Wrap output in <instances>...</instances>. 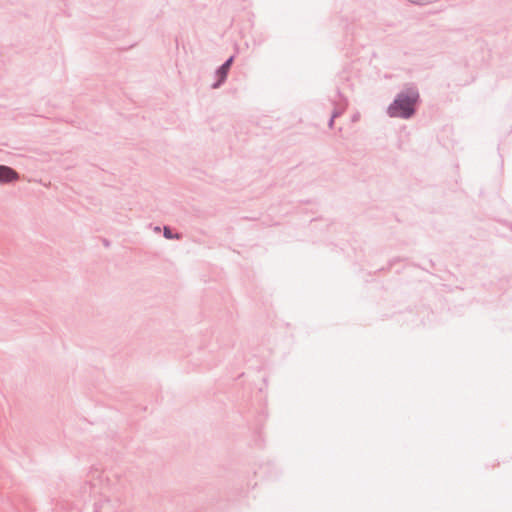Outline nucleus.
I'll return each mask as SVG.
<instances>
[{"mask_svg":"<svg viewBox=\"0 0 512 512\" xmlns=\"http://www.w3.org/2000/svg\"><path fill=\"white\" fill-rule=\"evenodd\" d=\"M420 94L415 86L406 87L396 94L393 102L388 106L387 114L392 118L410 119L417 110Z\"/></svg>","mask_w":512,"mask_h":512,"instance_id":"1","label":"nucleus"},{"mask_svg":"<svg viewBox=\"0 0 512 512\" xmlns=\"http://www.w3.org/2000/svg\"><path fill=\"white\" fill-rule=\"evenodd\" d=\"M234 61V56H230L225 62L220 65L216 70V76L218 80L212 84V88H219L227 79L228 72Z\"/></svg>","mask_w":512,"mask_h":512,"instance_id":"2","label":"nucleus"},{"mask_svg":"<svg viewBox=\"0 0 512 512\" xmlns=\"http://www.w3.org/2000/svg\"><path fill=\"white\" fill-rule=\"evenodd\" d=\"M18 173L11 167L6 165H0V182L11 183L18 180Z\"/></svg>","mask_w":512,"mask_h":512,"instance_id":"3","label":"nucleus"},{"mask_svg":"<svg viewBox=\"0 0 512 512\" xmlns=\"http://www.w3.org/2000/svg\"><path fill=\"white\" fill-rule=\"evenodd\" d=\"M336 95L337 97L339 98L338 100H333V104H334V109L332 111V116L333 117H339L341 116L346 107H347V100L346 98L342 95V93L340 92V90H337L336 91Z\"/></svg>","mask_w":512,"mask_h":512,"instance_id":"4","label":"nucleus"},{"mask_svg":"<svg viewBox=\"0 0 512 512\" xmlns=\"http://www.w3.org/2000/svg\"><path fill=\"white\" fill-rule=\"evenodd\" d=\"M163 235L166 239H179L180 236L178 234H174L170 227L164 226Z\"/></svg>","mask_w":512,"mask_h":512,"instance_id":"5","label":"nucleus"},{"mask_svg":"<svg viewBox=\"0 0 512 512\" xmlns=\"http://www.w3.org/2000/svg\"><path fill=\"white\" fill-rule=\"evenodd\" d=\"M408 1L411 3H414V4H423L425 2H428L429 0H408Z\"/></svg>","mask_w":512,"mask_h":512,"instance_id":"6","label":"nucleus"},{"mask_svg":"<svg viewBox=\"0 0 512 512\" xmlns=\"http://www.w3.org/2000/svg\"><path fill=\"white\" fill-rule=\"evenodd\" d=\"M335 118H336V117H333V116L331 115V117H330V119H329V122H328V126H329L330 128H332V127H333Z\"/></svg>","mask_w":512,"mask_h":512,"instance_id":"7","label":"nucleus"},{"mask_svg":"<svg viewBox=\"0 0 512 512\" xmlns=\"http://www.w3.org/2000/svg\"><path fill=\"white\" fill-rule=\"evenodd\" d=\"M94 512H99V510L95 508V509H94Z\"/></svg>","mask_w":512,"mask_h":512,"instance_id":"8","label":"nucleus"}]
</instances>
